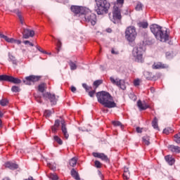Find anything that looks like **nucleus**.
Here are the masks:
<instances>
[{
  "label": "nucleus",
  "instance_id": "f704fd0d",
  "mask_svg": "<svg viewBox=\"0 0 180 180\" xmlns=\"http://www.w3.org/2000/svg\"><path fill=\"white\" fill-rule=\"evenodd\" d=\"M8 103H9V101H8L6 98H3L1 101H0V105H1V106H6Z\"/></svg>",
  "mask_w": 180,
  "mask_h": 180
},
{
  "label": "nucleus",
  "instance_id": "58836bf2",
  "mask_svg": "<svg viewBox=\"0 0 180 180\" xmlns=\"http://www.w3.org/2000/svg\"><path fill=\"white\" fill-rule=\"evenodd\" d=\"M174 141L176 143H177V144L180 143V133L174 135Z\"/></svg>",
  "mask_w": 180,
  "mask_h": 180
},
{
  "label": "nucleus",
  "instance_id": "dca6fc26",
  "mask_svg": "<svg viewBox=\"0 0 180 180\" xmlns=\"http://www.w3.org/2000/svg\"><path fill=\"white\" fill-rule=\"evenodd\" d=\"M93 155L96 158H100V160H101L102 161H105V162H108V161H109L108 155H105L104 153H93Z\"/></svg>",
  "mask_w": 180,
  "mask_h": 180
},
{
  "label": "nucleus",
  "instance_id": "cd10ccee",
  "mask_svg": "<svg viewBox=\"0 0 180 180\" xmlns=\"http://www.w3.org/2000/svg\"><path fill=\"white\" fill-rule=\"evenodd\" d=\"M69 65L70 67V70H72V71H74L77 69V61L72 62V60H70L69 62Z\"/></svg>",
  "mask_w": 180,
  "mask_h": 180
},
{
  "label": "nucleus",
  "instance_id": "7c9ffc66",
  "mask_svg": "<svg viewBox=\"0 0 180 180\" xmlns=\"http://www.w3.org/2000/svg\"><path fill=\"white\" fill-rule=\"evenodd\" d=\"M52 113H54V111L51 112V110H46L44 111V115L46 117H50Z\"/></svg>",
  "mask_w": 180,
  "mask_h": 180
},
{
  "label": "nucleus",
  "instance_id": "2eb2a0df",
  "mask_svg": "<svg viewBox=\"0 0 180 180\" xmlns=\"http://www.w3.org/2000/svg\"><path fill=\"white\" fill-rule=\"evenodd\" d=\"M61 130L64 138L66 140H68V137H70V134H68V131H67V126L65 125V121H61Z\"/></svg>",
  "mask_w": 180,
  "mask_h": 180
},
{
  "label": "nucleus",
  "instance_id": "5fc2aeb1",
  "mask_svg": "<svg viewBox=\"0 0 180 180\" xmlns=\"http://www.w3.org/2000/svg\"><path fill=\"white\" fill-rule=\"evenodd\" d=\"M48 167H49L51 169H53V170L56 169L55 166H52L51 164H50V163H48Z\"/></svg>",
  "mask_w": 180,
  "mask_h": 180
},
{
  "label": "nucleus",
  "instance_id": "6ab92c4d",
  "mask_svg": "<svg viewBox=\"0 0 180 180\" xmlns=\"http://www.w3.org/2000/svg\"><path fill=\"white\" fill-rule=\"evenodd\" d=\"M138 107L141 110H146V109H148L149 106L148 105L146 101L141 102V101H139L137 102Z\"/></svg>",
  "mask_w": 180,
  "mask_h": 180
},
{
  "label": "nucleus",
  "instance_id": "a211bd4d",
  "mask_svg": "<svg viewBox=\"0 0 180 180\" xmlns=\"http://www.w3.org/2000/svg\"><path fill=\"white\" fill-rule=\"evenodd\" d=\"M6 168H9V169H18L19 168V165H18L16 163L7 162L5 164Z\"/></svg>",
  "mask_w": 180,
  "mask_h": 180
},
{
  "label": "nucleus",
  "instance_id": "f257e3e1",
  "mask_svg": "<svg viewBox=\"0 0 180 180\" xmlns=\"http://www.w3.org/2000/svg\"><path fill=\"white\" fill-rule=\"evenodd\" d=\"M98 102L103 105L105 108L111 109L116 108V103L113 101V97L108 91H102L96 94Z\"/></svg>",
  "mask_w": 180,
  "mask_h": 180
},
{
  "label": "nucleus",
  "instance_id": "09e8293b",
  "mask_svg": "<svg viewBox=\"0 0 180 180\" xmlns=\"http://www.w3.org/2000/svg\"><path fill=\"white\" fill-rule=\"evenodd\" d=\"M134 85L135 86H139V85H140V79H136L134 81Z\"/></svg>",
  "mask_w": 180,
  "mask_h": 180
},
{
  "label": "nucleus",
  "instance_id": "4be33fe9",
  "mask_svg": "<svg viewBox=\"0 0 180 180\" xmlns=\"http://www.w3.org/2000/svg\"><path fill=\"white\" fill-rule=\"evenodd\" d=\"M165 161L169 164V165H174L175 164V159H174L170 155H167L165 157Z\"/></svg>",
  "mask_w": 180,
  "mask_h": 180
},
{
  "label": "nucleus",
  "instance_id": "13d9d810",
  "mask_svg": "<svg viewBox=\"0 0 180 180\" xmlns=\"http://www.w3.org/2000/svg\"><path fill=\"white\" fill-rule=\"evenodd\" d=\"M24 180H35L34 179H33V177L30 176L28 179H25Z\"/></svg>",
  "mask_w": 180,
  "mask_h": 180
},
{
  "label": "nucleus",
  "instance_id": "603ef678",
  "mask_svg": "<svg viewBox=\"0 0 180 180\" xmlns=\"http://www.w3.org/2000/svg\"><path fill=\"white\" fill-rule=\"evenodd\" d=\"M23 43H24V44H29V46H31L32 47H33V46H34L33 44V43L30 42L29 41H24Z\"/></svg>",
  "mask_w": 180,
  "mask_h": 180
},
{
  "label": "nucleus",
  "instance_id": "bb28decb",
  "mask_svg": "<svg viewBox=\"0 0 180 180\" xmlns=\"http://www.w3.org/2000/svg\"><path fill=\"white\" fill-rule=\"evenodd\" d=\"M142 141L146 146H150V136H144L142 138Z\"/></svg>",
  "mask_w": 180,
  "mask_h": 180
},
{
  "label": "nucleus",
  "instance_id": "c85d7f7f",
  "mask_svg": "<svg viewBox=\"0 0 180 180\" xmlns=\"http://www.w3.org/2000/svg\"><path fill=\"white\" fill-rule=\"evenodd\" d=\"M77 161H78V159H77V158H72L70 160L69 164L71 167H75L77 165Z\"/></svg>",
  "mask_w": 180,
  "mask_h": 180
},
{
  "label": "nucleus",
  "instance_id": "ea45409f",
  "mask_svg": "<svg viewBox=\"0 0 180 180\" xmlns=\"http://www.w3.org/2000/svg\"><path fill=\"white\" fill-rule=\"evenodd\" d=\"M123 4H124V0H117V4H115V5H117V6L120 5V8H122Z\"/></svg>",
  "mask_w": 180,
  "mask_h": 180
},
{
  "label": "nucleus",
  "instance_id": "2f4dec72",
  "mask_svg": "<svg viewBox=\"0 0 180 180\" xmlns=\"http://www.w3.org/2000/svg\"><path fill=\"white\" fill-rule=\"evenodd\" d=\"M174 130L171 129V127H167L163 130V133L165 134H169V133H173Z\"/></svg>",
  "mask_w": 180,
  "mask_h": 180
},
{
  "label": "nucleus",
  "instance_id": "a19ab883",
  "mask_svg": "<svg viewBox=\"0 0 180 180\" xmlns=\"http://www.w3.org/2000/svg\"><path fill=\"white\" fill-rule=\"evenodd\" d=\"M129 178H130V172H124V174H123V179L127 180Z\"/></svg>",
  "mask_w": 180,
  "mask_h": 180
},
{
  "label": "nucleus",
  "instance_id": "bf43d9fd",
  "mask_svg": "<svg viewBox=\"0 0 180 180\" xmlns=\"http://www.w3.org/2000/svg\"><path fill=\"white\" fill-rule=\"evenodd\" d=\"M124 172H129V169L125 167L124 169Z\"/></svg>",
  "mask_w": 180,
  "mask_h": 180
},
{
  "label": "nucleus",
  "instance_id": "338daca9",
  "mask_svg": "<svg viewBox=\"0 0 180 180\" xmlns=\"http://www.w3.org/2000/svg\"><path fill=\"white\" fill-rule=\"evenodd\" d=\"M37 102L39 103H41V101H40V100H37Z\"/></svg>",
  "mask_w": 180,
  "mask_h": 180
},
{
  "label": "nucleus",
  "instance_id": "ddd939ff",
  "mask_svg": "<svg viewBox=\"0 0 180 180\" xmlns=\"http://www.w3.org/2000/svg\"><path fill=\"white\" fill-rule=\"evenodd\" d=\"M0 37L1 39H4L7 43H14L15 44H20L22 43V41L15 39L13 38H9L6 37V35H4L2 33L0 32Z\"/></svg>",
  "mask_w": 180,
  "mask_h": 180
},
{
  "label": "nucleus",
  "instance_id": "f8f14e48",
  "mask_svg": "<svg viewBox=\"0 0 180 180\" xmlns=\"http://www.w3.org/2000/svg\"><path fill=\"white\" fill-rule=\"evenodd\" d=\"M43 97L48 98L51 105H56V103H57V101H58V96H56V94H51L49 92L43 94Z\"/></svg>",
  "mask_w": 180,
  "mask_h": 180
},
{
  "label": "nucleus",
  "instance_id": "5701e85b",
  "mask_svg": "<svg viewBox=\"0 0 180 180\" xmlns=\"http://www.w3.org/2000/svg\"><path fill=\"white\" fill-rule=\"evenodd\" d=\"M70 174L75 179H79V174H78V172L75 170V169H72Z\"/></svg>",
  "mask_w": 180,
  "mask_h": 180
},
{
  "label": "nucleus",
  "instance_id": "f3484780",
  "mask_svg": "<svg viewBox=\"0 0 180 180\" xmlns=\"http://www.w3.org/2000/svg\"><path fill=\"white\" fill-rule=\"evenodd\" d=\"M153 70H161L162 68H168V65L162 64L161 63H154L152 66Z\"/></svg>",
  "mask_w": 180,
  "mask_h": 180
},
{
  "label": "nucleus",
  "instance_id": "39448f33",
  "mask_svg": "<svg viewBox=\"0 0 180 180\" xmlns=\"http://www.w3.org/2000/svg\"><path fill=\"white\" fill-rule=\"evenodd\" d=\"M108 16L111 22L117 23L119 20H122V9L117 6V4H115L112 8V16L111 13H109Z\"/></svg>",
  "mask_w": 180,
  "mask_h": 180
},
{
  "label": "nucleus",
  "instance_id": "e433bc0d",
  "mask_svg": "<svg viewBox=\"0 0 180 180\" xmlns=\"http://www.w3.org/2000/svg\"><path fill=\"white\" fill-rule=\"evenodd\" d=\"M135 9H136V11H143V5H142V4L140 3V2L137 3Z\"/></svg>",
  "mask_w": 180,
  "mask_h": 180
},
{
  "label": "nucleus",
  "instance_id": "1a4fd4ad",
  "mask_svg": "<svg viewBox=\"0 0 180 180\" xmlns=\"http://www.w3.org/2000/svg\"><path fill=\"white\" fill-rule=\"evenodd\" d=\"M110 81L113 85H116L123 91L126 89V84L123 79H120L119 78L114 79L113 77H110Z\"/></svg>",
  "mask_w": 180,
  "mask_h": 180
},
{
  "label": "nucleus",
  "instance_id": "3c124183",
  "mask_svg": "<svg viewBox=\"0 0 180 180\" xmlns=\"http://www.w3.org/2000/svg\"><path fill=\"white\" fill-rule=\"evenodd\" d=\"M95 95V90L91 91L89 92V96L91 98H94V96Z\"/></svg>",
  "mask_w": 180,
  "mask_h": 180
},
{
  "label": "nucleus",
  "instance_id": "c9c22d12",
  "mask_svg": "<svg viewBox=\"0 0 180 180\" xmlns=\"http://www.w3.org/2000/svg\"><path fill=\"white\" fill-rule=\"evenodd\" d=\"M53 139L56 141V143H58V144H60V146L63 144V140H61L60 138L58 137V136H55Z\"/></svg>",
  "mask_w": 180,
  "mask_h": 180
},
{
  "label": "nucleus",
  "instance_id": "9b49d317",
  "mask_svg": "<svg viewBox=\"0 0 180 180\" xmlns=\"http://www.w3.org/2000/svg\"><path fill=\"white\" fill-rule=\"evenodd\" d=\"M40 78H41L40 76L30 75L26 77L25 79H23V82L25 85H33L34 84V82L39 81Z\"/></svg>",
  "mask_w": 180,
  "mask_h": 180
},
{
  "label": "nucleus",
  "instance_id": "8fccbe9b",
  "mask_svg": "<svg viewBox=\"0 0 180 180\" xmlns=\"http://www.w3.org/2000/svg\"><path fill=\"white\" fill-rule=\"evenodd\" d=\"M111 53H112V54H115V56H117V54H119V51L115 50V49H112Z\"/></svg>",
  "mask_w": 180,
  "mask_h": 180
},
{
  "label": "nucleus",
  "instance_id": "de8ad7c7",
  "mask_svg": "<svg viewBox=\"0 0 180 180\" xmlns=\"http://www.w3.org/2000/svg\"><path fill=\"white\" fill-rule=\"evenodd\" d=\"M82 86H83V88H84V89H86V91H89V89H92V87L88 86V85H86V84H83Z\"/></svg>",
  "mask_w": 180,
  "mask_h": 180
},
{
  "label": "nucleus",
  "instance_id": "412c9836",
  "mask_svg": "<svg viewBox=\"0 0 180 180\" xmlns=\"http://www.w3.org/2000/svg\"><path fill=\"white\" fill-rule=\"evenodd\" d=\"M169 149L170 150V151H172V153H175L176 154H179V153H180V147L179 146H176L174 145H170L169 146Z\"/></svg>",
  "mask_w": 180,
  "mask_h": 180
},
{
  "label": "nucleus",
  "instance_id": "4d7b16f0",
  "mask_svg": "<svg viewBox=\"0 0 180 180\" xmlns=\"http://www.w3.org/2000/svg\"><path fill=\"white\" fill-rule=\"evenodd\" d=\"M106 32H108V33H112V29L108 28L106 30Z\"/></svg>",
  "mask_w": 180,
  "mask_h": 180
},
{
  "label": "nucleus",
  "instance_id": "20e7f679",
  "mask_svg": "<svg viewBox=\"0 0 180 180\" xmlns=\"http://www.w3.org/2000/svg\"><path fill=\"white\" fill-rule=\"evenodd\" d=\"M80 19L84 22L91 23L92 26L96 25V15L91 11L89 8H86L84 14L80 15Z\"/></svg>",
  "mask_w": 180,
  "mask_h": 180
},
{
  "label": "nucleus",
  "instance_id": "f03ea898",
  "mask_svg": "<svg viewBox=\"0 0 180 180\" xmlns=\"http://www.w3.org/2000/svg\"><path fill=\"white\" fill-rule=\"evenodd\" d=\"M150 31L154 34L155 38L160 41H167L169 40V34L166 30H162V27L157 24H153L150 25Z\"/></svg>",
  "mask_w": 180,
  "mask_h": 180
},
{
  "label": "nucleus",
  "instance_id": "423d86ee",
  "mask_svg": "<svg viewBox=\"0 0 180 180\" xmlns=\"http://www.w3.org/2000/svg\"><path fill=\"white\" fill-rule=\"evenodd\" d=\"M144 54V49L141 46H136L134 48L132 51V56L136 63H143L144 58H143Z\"/></svg>",
  "mask_w": 180,
  "mask_h": 180
},
{
  "label": "nucleus",
  "instance_id": "0eeeda50",
  "mask_svg": "<svg viewBox=\"0 0 180 180\" xmlns=\"http://www.w3.org/2000/svg\"><path fill=\"white\" fill-rule=\"evenodd\" d=\"M137 37V32H136V27L134 26L128 27L125 30V38L129 42H133Z\"/></svg>",
  "mask_w": 180,
  "mask_h": 180
},
{
  "label": "nucleus",
  "instance_id": "a878e982",
  "mask_svg": "<svg viewBox=\"0 0 180 180\" xmlns=\"http://www.w3.org/2000/svg\"><path fill=\"white\" fill-rule=\"evenodd\" d=\"M8 61H11L13 64H18V60H16V58L13 55H11L10 53H8Z\"/></svg>",
  "mask_w": 180,
  "mask_h": 180
},
{
  "label": "nucleus",
  "instance_id": "774afa93",
  "mask_svg": "<svg viewBox=\"0 0 180 180\" xmlns=\"http://www.w3.org/2000/svg\"><path fill=\"white\" fill-rule=\"evenodd\" d=\"M22 53H25V51H26V50L22 49Z\"/></svg>",
  "mask_w": 180,
  "mask_h": 180
},
{
  "label": "nucleus",
  "instance_id": "a18cd8bd",
  "mask_svg": "<svg viewBox=\"0 0 180 180\" xmlns=\"http://www.w3.org/2000/svg\"><path fill=\"white\" fill-rule=\"evenodd\" d=\"M49 178H51V179H53V180L58 179V176L56 174H51L50 176H49Z\"/></svg>",
  "mask_w": 180,
  "mask_h": 180
},
{
  "label": "nucleus",
  "instance_id": "052dcab7",
  "mask_svg": "<svg viewBox=\"0 0 180 180\" xmlns=\"http://www.w3.org/2000/svg\"><path fill=\"white\" fill-rule=\"evenodd\" d=\"M144 75H145V77H146V75H150V72H146L144 73Z\"/></svg>",
  "mask_w": 180,
  "mask_h": 180
},
{
  "label": "nucleus",
  "instance_id": "6e6552de",
  "mask_svg": "<svg viewBox=\"0 0 180 180\" xmlns=\"http://www.w3.org/2000/svg\"><path fill=\"white\" fill-rule=\"evenodd\" d=\"M0 81H7L8 82H12L13 84H20L22 82L20 79L6 75H0Z\"/></svg>",
  "mask_w": 180,
  "mask_h": 180
},
{
  "label": "nucleus",
  "instance_id": "49530a36",
  "mask_svg": "<svg viewBox=\"0 0 180 180\" xmlns=\"http://www.w3.org/2000/svg\"><path fill=\"white\" fill-rule=\"evenodd\" d=\"M56 40L58 41V43H57V51L58 53V51H60V47H61V41L58 39H57Z\"/></svg>",
  "mask_w": 180,
  "mask_h": 180
},
{
  "label": "nucleus",
  "instance_id": "79ce46f5",
  "mask_svg": "<svg viewBox=\"0 0 180 180\" xmlns=\"http://www.w3.org/2000/svg\"><path fill=\"white\" fill-rule=\"evenodd\" d=\"M95 167L96 168H101L102 167V163H101V162L96 160L95 162Z\"/></svg>",
  "mask_w": 180,
  "mask_h": 180
},
{
  "label": "nucleus",
  "instance_id": "e2e57ef3",
  "mask_svg": "<svg viewBox=\"0 0 180 180\" xmlns=\"http://www.w3.org/2000/svg\"><path fill=\"white\" fill-rule=\"evenodd\" d=\"M3 180H11V179H9L8 177H5L3 179Z\"/></svg>",
  "mask_w": 180,
  "mask_h": 180
},
{
  "label": "nucleus",
  "instance_id": "4c0bfd02",
  "mask_svg": "<svg viewBox=\"0 0 180 180\" xmlns=\"http://www.w3.org/2000/svg\"><path fill=\"white\" fill-rule=\"evenodd\" d=\"M37 49L40 51V53H43V54H49V56L51 55V53H47V51L43 50V49H41V47L39 46H36Z\"/></svg>",
  "mask_w": 180,
  "mask_h": 180
},
{
  "label": "nucleus",
  "instance_id": "69168bd1",
  "mask_svg": "<svg viewBox=\"0 0 180 180\" xmlns=\"http://www.w3.org/2000/svg\"><path fill=\"white\" fill-rule=\"evenodd\" d=\"M151 77H146V79H150Z\"/></svg>",
  "mask_w": 180,
  "mask_h": 180
},
{
  "label": "nucleus",
  "instance_id": "c756f323",
  "mask_svg": "<svg viewBox=\"0 0 180 180\" xmlns=\"http://www.w3.org/2000/svg\"><path fill=\"white\" fill-rule=\"evenodd\" d=\"M45 89H46V84L42 83L38 86V91L39 92L43 93L44 92Z\"/></svg>",
  "mask_w": 180,
  "mask_h": 180
},
{
  "label": "nucleus",
  "instance_id": "864d4df0",
  "mask_svg": "<svg viewBox=\"0 0 180 180\" xmlns=\"http://www.w3.org/2000/svg\"><path fill=\"white\" fill-rule=\"evenodd\" d=\"M136 131H137V133H142L143 129L138 127H136Z\"/></svg>",
  "mask_w": 180,
  "mask_h": 180
},
{
  "label": "nucleus",
  "instance_id": "7ed1b4c3",
  "mask_svg": "<svg viewBox=\"0 0 180 180\" xmlns=\"http://www.w3.org/2000/svg\"><path fill=\"white\" fill-rule=\"evenodd\" d=\"M95 11L97 15H106L110 9V3L108 0H95Z\"/></svg>",
  "mask_w": 180,
  "mask_h": 180
},
{
  "label": "nucleus",
  "instance_id": "6e6d98bb",
  "mask_svg": "<svg viewBox=\"0 0 180 180\" xmlns=\"http://www.w3.org/2000/svg\"><path fill=\"white\" fill-rule=\"evenodd\" d=\"M71 91H72V92H76L77 88H75V86H72L71 87Z\"/></svg>",
  "mask_w": 180,
  "mask_h": 180
},
{
  "label": "nucleus",
  "instance_id": "aec40b11",
  "mask_svg": "<svg viewBox=\"0 0 180 180\" xmlns=\"http://www.w3.org/2000/svg\"><path fill=\"white\" fill-rule=\"evenodd\" d=\"M59 127H60V120H56L55 121L54 125L52 126L51 127L52 133H57V131L58 130Z\"/></svg>",
  "mask_w": 180,
  "mask_h": 180
},
{
  "label": "nucleus",
  "instance_id": "c03bdc74",
  "mask_svg": "<svg viewBox=\"0 0 180 180\" xmlns=\"http://www.w3.org/2000/svg\"><path fill=\"white\" fill-rule=\"evenodd\" d=\"M11 91L13 92H19L20 91V89L19 88V86H13L12 88H11Z\"/></svg>",
  "mask_w": 180,
  "mask_h": 180
},
{
  "label": "nucleus",
  "instance_id": "4468645a",
  "mask_svg": "<svg viewBox=\"0 0 180 180\" xmlns=\"http://www.w3.org/2000/svg\"><path fill=\"white\" fill-rule=\"evenodd\" d=\"M22 37L23 39H29V37H33L34 36V31L26 28H22Z\"/></svg>",
  "mask_w": 180,
  "mask_h": 180
},
{
  "label": "nucleus",
  "instance_id": "b1692460",
  "mask_svg": "<svg viewBox=\"0 0 180 180\" xmlns=\"http://www.w3.org/2000/svg\"><path fill=\"white\" fill-rule=\"evenodd\" d=\"M152 126L155 130H160V128L158 127V119H157V117H155L152 121Z\"/></svg>",
  "mask_w": 180,
  "mask_h": 180
},
{
  "label": "nucleus",
  "instance_id": "37998d69",
  "mask_svg": "<svg viewBox=\"0 0 180 180\" xmlns=\"http://www.w3.org/2000/svg\"><path fill=\"white\" fill-rule=\"evenodd\" d=\"M101 84H102V80H96L94 82V86H96V88H98Z\"/></svg>",
  "mask_w": 180,
  "mask_h": 180
},
{
  "label": "nucleus",
  "instance_id": "393cba45",
  "mask_svg": "<svg viewBox=\"0 0 180 180\" xmlns=\"http://www.w3.org/2000/svg\"><path fill=\"white\" fill-rule=\"evenodd\" d=\"M15 13L16 15L18 16V19L21 23V25H24L25 22H24V19L23 17H22V13H20V11H19V10H15Z\"/></svg>",
  "mask_w": 180,
  "mask_h": 180
},
{
  "label": "nucleus",
  "instance_id": "0e129e2a",
  "mask_svg": "<svg viewBox=\"0 0 180 180\" xmlns=\"http://www.w3.org/2000/svg\"><path fill=\"white\" fill-rule=\"evenodd\" d=\"M2 116H4V114L0 111V117H2Z\"/></svg>",
  "mask_w": 180,
  "mask_h": 180
},
{
  "label": "nucleus",
  "instance_id": "680f3d73",
  "mask_svg": "<svg viewBox=\"0 0 180 180\" xmlns=\"http://www.w3.org/2000/svg\"><path fill=\"white\" fill-rule=\"evenodd\" d=\"M0 127H2V120L0 118Z\"/></svg>",
  "mask_w": 180,
  "mask_h": 180
},
{
  "label": "nucleus",
  "instance_id": "72a5a7b5",
  "mask_svg": "<svg viewBox=\"0 0 180 180\" xmlns=\"http://www.w3.org/2000/svg\"><path fill=\"white\" fill-rule=\"evenodd\" d=\"M112 124L114 126H120L122 129V130H123L124 126L122 124L121 122L119 121H112Z\"/></svg>",
  "mask_w": 180,
  "mask_h": 180
},
{
  "label": "nucleus",
  "instance_id": "473e14b6",
  "mask_svg": "<svg viewBox=\"0 0 180 180\" xmlns=\"http://www.w3.org/2000/svg\"><path fill=\"white\" fill-rule=\"evenodd\" d=\"M139 27H143V29H147L148 27V23L146 22H141L139 23Z\"/></svg>",
  "mask_w": 180,
  "mask_h": 180
},
{
  "label": "nucleus",
  "instance_id": "9d476101",
  "mask_svg": "<svg viewBox=\"0 0 180 180\" xmlns=\"http://www.w3.org/2000/svg\"><path fill=\"white\" fill-rule=\"evenodd\" d=\"M88 8L86 7H82V6H71L70 9L75 15H78L79 18H81V15H84V13L86 12V9Z\"/></svg>",
  "mask_w": 180,
  "mask_h": 180
}]
</instances>
